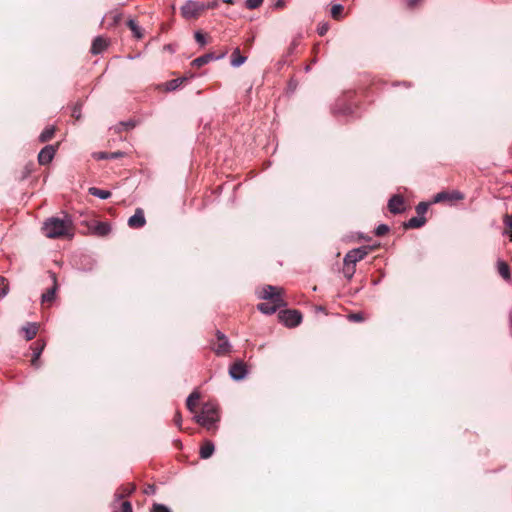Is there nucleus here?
Listing matches in <instances>:
<instances>
[{"label":"nucleus","mask_w":512,"mask_h":512,"mask_svg":"<svg viewBox=\"0 0 512 512\" xmlns=\"http://www.w3.org/2000/svg\"><path fill=\"white\" fill-rule=\"evenodd\" d=\"M317 31H318V34H319L320 36L325 35V34L327 33V31H328V24H327V23H324V24L320 25V26L318 27Z\"/></svg>","instance_id":"nucleus-43"},{"label":"nucleus","mask_w":512,"mask_h":512,"mask_svg":"<svg viewBox=\"0 0 512 512\" xmlns=\"http://www.w3.org/2000/svg\"><path fill=\"white\" fill-rule=\"evenodd\" d=\"M124 155L123 152H112V153H108V152H100L97 154V158L98 159H117V158H120Z\"/></svg>","instance_id":"nucleus-29"},{"label":"nucleus","mask_w":512,"mask_h":512,"mask_svg":"<svg viewBox=\"0 0 512 512\" xmlns=\"http://www.w3.org/2000/svg\"><path fill=\"white\" fill-rule=\"evenodd\" d=\"M127 25L130 28V30L133 32V34L136 38L142 37L141 28L139 27V25L137 24V22L135 20H133V19L128 20Z\"/></svg>","instance_id":"nucleus-28"},{"label":"nucleus","mask_w":512,"mask_h":512,"mask_svg":"<svg viewBox=\"0 0 512 512\" xmlns=\"http://www.w3.org/2000/svg\"><path fill=\"white\" fill-rule=\"evenodd\" d=\"M348 319L353 322H362L365 318L362 313H352L348 315Z\"/></svg>","instance_id":"nucleus-39"},{"label":"nucleus","mask_w":512,"mask_h":512,"mask_svg":"<svg viewBox=\"0 0 512 512\" xmlns=\"http://www.w3.org/2000/svg\"><path fill=\"white\" fill-rule=\"evenodd\" d=\"M224 3L232 4L233 0H223Z\"/></svg>","instance_id":"nucleus-50"},{"label":"nucleus","mask_w":512,"mask_h":512,"mask_svg":"<svg viewBox=\"0 0 512 512\" xmlns=\"http://www.w3.org/2000/svg\"><path fill=\"white\" fill-rule=\"evenodd\" d=\"M504 223L506 226L512 229V214L505 216Z\"/></svg>","instance_id":"nucleus-46"},{"label":"nucleus","mask_w":512,"mask_h":512,"mask_svg":"<svg viewBox=\"0 0 512 512\" xmlns=\"http://www.w3.org/2000/svg\"><path fill=\"white\" fill-rule=\"evenodd\" d=\"M421 0H405V4L407 8L412 9L414 8Z\"/></svg>","instance_id":"nucleus-44"},{"label":"nucleus","mask_w":512,"mask_h":512,"mask_svg":"<svg viewBox=\"0 0 512 512\" xmlns=\"http://www.w3.org/2000/svg\"><path fill=\"white\" fill-rule=\"evenodd\" d=\"M282 295L283 289L273 285H265L258 291V297L263 300L283 299Z\"/></svg>","instance_id":"nucleus-6"},{"label":"nucleus","mask_w":512,"mask_h":512,"mask_svg":"<svg viewBox=\"0 0 512 512\" xmlns=\"http://www.w3.org/2000/svg\"><path fill=\"white\" fill-rule=\"evenodd\" d=\"M343 273H344V276L350 280L355 273V265L350 264V263L344 264Z\"/></svg>","instance_id":"nucleus-31"},{"label":"nucleus","mask_w":512,"mask_h":512,"mask_svg":"<svg viewBox=\"0 0 512 512\" xmlns=\"http://www.w3.org/2000/svg\"><path fill=\"white\" fill-rule=\"evenodd\" d=\"M145 223L146 220L144 217V213L143 210L140 208L136 209L135 214L128 219V225L131 228H141L145 225Z\"/></svg>","instance_id":"nucleus-14"},{"label":"nucleus","mask_w":512,"mask_h":512,"mask_svg":"<svg viewBox=\"0 0 512 512\" xmlns=\"http://www.w3.org/2000/svg\"><path fill=\"white\" fill-rule=\"evenodd\" d=\"M215 447L211 441H206L200 448V457L202 459H208L214 453Z\"/></svg>","instance_id":"nucleus-21"},{"label":"nucleus","mask_w":512,"mask_h":512,"mask_svg":"<svg viewBox=\"0 0 512 512\" xmlns=\"http://www.w3.org/2000/svg\"><path fill=\"white\" fill-rule=\"evenodd\" d=\"M194 37L198 44H200L201 46L206 45V43H207L206 37L202 32L196 31Z\"/></svg>","instance_id":"nucleus-37"},{"label":"nucleus","mask_w":512,"mask_h":512,"mask_svg":"<svg viewBox=\"0 0 512 512\" xmlns=\"http://www.w3.org/2000/svg\"><path fill=\"white\" fill-rule=\"evenodd\" d=\"M497 270H498V273L500 274V276L504 280L509 281L511 279L510 268H509V265L505 261H503V260L497 261Z\"/></svg>","instance_id":"nucleus-19"},{"label":"nucleus","mask_w":512,"mask_h":512,"mask_svg":"<svg viewBox=\"0 0 512 512\" xmlns=\"http://www.w3.org/2000/svg\"><path fill=\"white\" fill-rule=\"evenodd\" d=\"M343 6L341 4H335L331 8V16L334 19H339L341 17V14L343 12Z\"/></svg>","instance_id":"nucleus-32"},{"label":"nucleus","mask_w":512,"mask_h":512,"mask_svg":"<svg viewBox=\"0 0 512 512\" xmlns=\"http://www.w3.org/2000/svg\"><path fill=\"white\" fill-rule=\"evenodd\" d=\"M283 306H285L283 299L265 300L257 305V309L263 314L272 315Z\"/></svg>","instance_id":"nucleus-7"},{"label":"nucleus","mask_w":512,"mask_h":512,"mask_svg":"<svg viewBox=\"0 0 512 512\" xmlns=\"http://www.w3.org/2000/svg\"><path fill=\"white\" fill-rule=\"evenodd\" d=\"M56 153V149L53 145L45 146L38 154V161L41 165L49 164L54 155Z\"/></svg>","instance_id":"nucleus-11"},{"label":"nucleus","mask_w":512,"mask_h":512,"mask_svg":"<svg viewBox=\"0 0 512 512\" xmlns=\"http://www.w3.org/2000/svg\"><path fill=\"white\" fill-rule=\"evenodd\" d=\"M45 348V342L44 341H36L33 346H32V350H33V357H32V360H31V364L35 367V368H39L40 367V362H39V358L43 352Z\"/></svg>","instance_id":"nucleus-15"},{"label":"nucleus","mask_w":512,"mask_h":512,"mask_svg":"<svg viewBox=\"0 0 512 512\" xmlns=\"http://www.w3.org/2000/svg\"><path fill=\"white\" fill-rule=\"evenodd\" d=\"M426 222V219L424 216H416L412 217L405 223L406 228L415 229L422 227Z\"/></svg>","instance_id":"nucleus-23"},{"label":"nucleus","mask_w":512,"mask_h":512,"mask_svg":"<svg viewBox=\"0 0 512 512\" xmlns=\"http://www.w3.org/2000/svg\"><path fill=\"white\" fill-rule=\"evenodd\" d=\"M50 277L52 279L53 285L45 293L42 294V296H41L42 303L52 302L55 298L56 291L58 289V283H57V278H56L55 273L51 272Z\"/></svg>","instance_id":"nucleus-12"},{"label":"nucleus","mask_w":512,"mask_h":512,"mask_svg":"<svg viewBox=\"0 0 512 512\" xmlns=\"http://www.w3.org/2000/svg\"><path fill=\"white\" fill-rule=\"evenodd\" d=\"M186 80V77L172 79L166 83V90L174 91L178 89Z\"/></svg>","instance_id":"nucleus-26"},{"label":"nucleus","mask_w":512,"mask_h":512,"mask_svg":"<svg viewBox=\"0 0 512 512\" xmlns=\"http://www.w3.org/2000/svg\"><path fill=\"white\" fill-rule=\"evenodd\" d=\"M22 331L24 333L25 339L30 341L37 335L38 326L36 323H27L22 327Z\"/></svg>","instance_id":"nucleus-18"},{"label":"nucleus","mask_w":512,"mask_h":512,"mask_svg":"<svg viewBox=\"0 0 512 512\" xmlns=\"http://www.w3.org/2000/svg\"><path fill=\"white\" fill-rule=\"evenodd\" d=\"M389 227L386 224H380L375 229V235L376 236H384L386 233H388Z\"/></svg>","instance_id":"nucleus-34"},{"label":"nucleus","mask_w":512,"mask_h":512,"mask_svg":"<svg viewBox=\"0 0 512 512\" xmlns=\"http://www.w3.org/2000/svg\"><path fill=\"white\" fill-rule=\"evenodd\" d=\"M111 231V227L107 222H98L93 227V232L98 236H106Z\"/></svg>","instance_id":"nucleus-22"},{"label":"nucleus","mask_w":512,"mask_h":512,"mask_svg":"<svg viewBox=\"0 0 512 512\" xmlns=\"http://www.w3.org/2000/svg\"><path fill=\"white\" fill-rule=\"evenodd\" d=\"M200 395L198 392H192L187 400H186V406H187V409L190 411V412H194L195 411V407H196V404H197V401L199 399Z\"/></svg>","instance_id":"nucleus-25"},{"label":"nucleus","mask_w":512,"mask_h":512,"mask_svg":"<svg viewBox=\"0 0 512 512\" xmlns=\"http://www.w3.org/2000/svg\"><path fill=\"white\" fill-rule=\"evenodd\" d=\"M263 3V0H246L245 5L248 9H256Z\"/></svg>","instance_id":"nucleus-36"},{"label":"nucleus","mask_w":512,"mask_h":512,"mask_svg":"<svg viewBox=\"0 0 512 512\" xmlns=\"http://www.w3.org/2000/svg\"><path fill=\"white\" fill-rule=\"evenodd\" d=\"M9 286L6 278L0 276V299L8 294Z\"/></svg>","instance_id":"nucleus-30"},{"label":"nucleus","mask_w":512,"mask_h":512,"mask_svg":"<svg viewBox=\"0 0 512 512\" xmlns=\"http://www.w3.org/2000/svg\"><path fill=\"white\" fill-rule=\"evenodd\" d=\"M247 60L246 56H243L239 48H235L231 54V66L237 68L244 64Z\"/></svg>","instance_id":"nucleus-17"},{"label":"nucleus","mask_w":512,"mask_h":512,"mask_svg":"<svg viewBox=\"0 0 512 512\" xmlns=\"http://www.w3.org/2000/svg\"><path fill=\"white\" fill-rule=\"evenodd\" d=\"M194 420L210 430L219 420L218 406L213 402H207L203 405L201 412L194 416Z\"/></svg>","instance_id":"nucleus-2"},{"label":"nucleus","mask_w":512,"mask_h":512,"mask_svg":"<svg viewBox=\"0 0 512 512\" xmlns=\"http://www.w3.org/2000/svg\"><path fill=\"white\" fill-rule=\"evenodd\" d=\"M71 227V219L67 217L64 219L51 217L44 222L42 230L46 237L55 239L70 235Z\"/></svg>","instance_id":"nucleus-1"},{"label":"nucleus","mask_w":512,"mask_h":512,"mask_svg":"<svg viewBox=\"0 0 512 512\" xmlns=\"http://www.w3.org/2000/svg\"><path fill=\"white\" fill-rule=\"evenodd\" d=\"M211 349L217 356H225L231 351V344L221 331H216V341L211 344Z\"/></svg>","instance_id":"nucleus-3"},{"label":"nucleus","mask_w":512,"mask_h":512,"mask_svg":"<svg viewBox=\"0 0 512 512\" xmlns=\"http://www.w3.org/2000/svg\"><path fill=\"white\" fill-rule=\"evenodd\" d=\"M510 240L512 241V233L510 234Z\"/></svg>","instance_id":"nucleus-51"},{"label":"nucleus","mask_w":512,"mask_h":512,"mask_svg":"<svg viewBox=\"0 0 512 512\" xmlns=\"http://www.w3.org/2000/svg\"><path fill=\"white\" fill-rule=\"evenodd\" d=\"M119 512H133L131 503L129 501H123Z\"/></svg>","instance_id":"nucleus-41"},{"label":"nucleus","mask_w":512,"mask_h":512,"mask_svg":"<svg viewBox=\"0 0 512 512\" xmlns=\"http://www.w3.org/2000/svg\"><path fill=\"white\" fill-rule=\"evenodd\" d=\"M284 4H285L284 0H277L275 6L278 8H281L284 6Z\"/></svg>","instance_id":"nucleus-49"},{"label":"nucleus","mask_w":512,"mask_h":512,"mask_svg":"<svg viewBox=\"0 0 512 512\" xmlns=\"http://www.w3.org/2000/svg\"><path fill=\"white\" fill-rule=\"evenodd\" d=\"M152 512H171V511L167 506H165L163 504L155 503L153 505Z\"/></svg>","instance_id":"nucleus-40"},{"label":"nucleus","mask_w":512,"mask_h":512,"mask_svg":"<svg viewBox=\"0 0 512 512\" xmlns=\"http://www.w3.org/2000/svg\"><path fill=\"white\" fill-rule=\"evenodd\" d=\"M136 489V486L133 483H128L123 485L119 491L115 494L116 500H120L124 497L131 495Z\"/></svg>","instance_id":"nucleus-20"},{"label":"nucleus","mask_w":512,"mask_h":512,"mask_svg":"<svg viewBox=\"0 0 512 512\" xmlns=\"http://www.w3.org/2000/svg\"><path fill=\"white\" fill-rule=\"evenodd\" d=\"M462 195L459 192L450 193V200H459L462 199Z\"/></svg>","instance_id":"nucleus-47"},{"label":"nucleus","mask_w":512,"mask_h":512,"mask_svg":"<svg viewBox=\"0 0 512 512\" xmlns=\"http://www.w3.org/2000/svg\"><path fill=\"white\" fill-rule=\"evenodd\" d=\"M89 194L99 199H108L111 196V192L108 190L99 189L97 187L89 188Z\"/></svg>","instance_id":"nucleus-24"},{"label":"nucleus","mask_w":512,"mask_h":512,"mask_svg":"<svg viewBox=\"0 0 512 512\" xmlns=\"http://www.w3.org/2000/svg\"><path fill=\"white\" fill-rule=\"evenodd\" d=\"M55 133V128L53 126L46 127L41 134L39 135V141L44 143L49 141Z\"/></svg>","instance_id":"nucleus-27"},{"label":"nucleus","mask_w":512,"mask_h":512,"mask_svg":"<svg viewBox=\"0 0 512 512\" xmlns=\"http://www.w3.org/2000/svg\"><path fill=\"white\" fill-rule=\"evenodd\" d=\"M108 46V42L105 38L102 36L96 37L91 46V53L94 55L102 53Z\"/></svg>","instance_id":"nucleus-16"},{"label":"nucleus","mask_w":512,"mask_h":512,"mask_svg":"<svg viewBox=\"0 0 512 512\" xmlns=\"http://www.w3.org/2000/svg\"><path fill=\"white\" fill-rule=\"evenodd\" d=\"M225 55H226V52H223L219 56H214V54H212V53H207V54H204V55L194 59L191 62V65L199 68V67H202V66L208 64L212 60L221 59V58L225 57Z\"/></svg>","instance_id":"nucleus-13"},{"label":"nucleus","mask_w":512,"mask_h":512,"mask_svg":"<svg viewBox=\"0 0 512 512\" xmlns=\"http://www.w3.org/2000/svg\"><path fill=\"white\" fill-rule=\"evenodd\" d=\"M218 5L217 1H213L211 3H208L207 5L205 4L206 6V9H213V8H216Z\"/></svg>","instance_id":"nucleus-48"},{"label":"nucleus","mask_w":512,"mask_h":512,"mask_svg":"<svg viewBox=\"0 0 512 512\" xmlns=\"http://www.w3.org/2000/svg\"><path fill=\"white\" fill-rule=\"evenodd\" d=\"M280 321L287 327H296L302 321V315L297 310H284L279 313Z\"/></svg>","instance_id":"nucleus-5"},{"label":"nucleus","mask_w":512,"mask_h":512,"mask_svg":"<svg viewBox=\"0 0 512 512\" xmlns=\"http://www.w3.org/2000/svg\"><path fill=\"white\" fill-rule=\"evenodd\" d=\"M229 375L234 380H242L247 375V368L244 362L237 361L229 368Z\"/></svg>","instance_id":"nucleus-9"},{"label":"nucleus","mask_w":512,"mask_h":512,"mask_svg":"<svg viewBox=\"0 0 512 512\" xmlns=\"http://www.w3.org/2000/svg\"><path fill=\"white\" fill-rule=\"evenodd\" d=\"M144 493L147 495H153L156 493V487L155 485L149 484L145 487Z\"/></svg>","instance_id":"nucleus-42"},{"label":"nucleus","mask_w":512,"mask_h":512,"mask_svg":"<svg viewBox=\"0 0 512 512\" xmlns=\"http://www.w3.org/2000/svg\"><path fill=\"white\" fill-rule=\"evenodd\" d=\"M174 422H175V425L179 428H181V424H182V417H181V414L179 412H177L175 414V417H174Z\"/></svg>","instance_id":"nucleus-45"},{"label":"nucleus","mask_w":512,"mask_h":512,"mask_svg":"<svg viewBox=\"0 0 512 512\" xmlns=\"http://www.w3.org/2000/svg\"><path fill=\"white\" fill-rule=\"evenodd\" d=\"M135 127V122L132 120L120 122L116 126V130L120 132L122 129H132Z\"/></svg>","instance_id":"nucleus-33"},{"label":"nucleus","mask_w":512,"mask_h":512,"mask_svg":"<svg viewBox=\"0 0 512 512\" xmlns=\"http://www.w3.org/2000/svg\"><path fill=\"white\" fill-rule=\"evenodd\" d=\"M205 9L204 3L189 0L181 7V13L186 19H191L196 18Z\"/></svg>","instance_id":"nucleus-4"},{"label":"nucleus","mask_w":512,"mask_h":512,"mask_svg":"<svg viewBox=\"0 0 512 512\" xmlns=\"http://www.w3.org/2000/svg\"><path fill=\"white\" fill-rule=\"evenodd\" d=\"M368 254L366 247H359L350 250L344 257V264L350 263L356 265L357 262L361 261Z\"/></svg>","instance_id":"nucleus-8"},{"label":"nucleus","mask_w":512,"mask_h":512,"mask_svg":"<svg viewBox=\"0 0 512 512\" xmlns=\"http://www.w3.org/2000/svg\"><path fill=\"white\" fill-rule=\"evenodd\" d=\"M388 209L393 214H400L405 210L404 199L400 195H393L388 201Z\"/></svg>","instance_id":"nucleus-10"},{"label":"nucleus","mask_w":512,"mask_h":512,"mask_svg":"<svg viewBox=\"0 0 512 512\" xmlns=\"http://www.w3.org/2000/svg\"><path fill=\"white\" fill-rule=\"evenodd\" d=\"M446 200H450V193H448V192L437 193L434 197V202H436V203L446 201Z\"/></svg>","instance_id":"nucleus-35"},{"label":"nucleus","mask_w":512,"mask_h":512,"mask_svg":"<svg viewBox=\"0 0 512 512\" xmlns=\"http://www.w3.org/2000/svg\"><path fill=\"white\" fill-rule=\"evenodd\" d=\"M427 209L428 203L426 202H420L416 207V211L419 216H423L426 213Z\"/></svg>","instance_id":"nucleus-38"}]
</instances>
